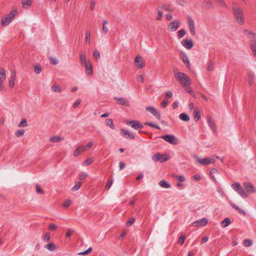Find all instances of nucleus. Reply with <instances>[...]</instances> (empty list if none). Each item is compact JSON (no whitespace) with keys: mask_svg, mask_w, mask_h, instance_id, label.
Returning a JSON list of instances; mask_svg holds the SVG:
<instances>
[{"mask_svg":"<svg viewBox=\"0 0 256 256\" xmlns=\"http://www.w3.org/2000/svg\"><path fill=\"white\" fill-rule=\"evenodd\" d=\"M174 76L183 87H188L190 85L192 82L188 76L184 73L181 72H176L174 70Z\"/></svg>","mask_w":256,"mask_h":256,"instance_id":"nucleus-1","label":"nucleus"},{"mask_svg":"<svg viewBox=\"0 0 256 256\" xmlns=\"http://www.w3.org/2000/svg\"><path fill=\"white\" fill-rule=\"evenodd\" d=\"M234 14L236 22L242 25L244 23V14L242 8L234 6L232 8Z\"/></svg>","mask_w":256,"mask_h":256,"instance_id":"nucleus-2","label":"nucleus"},{"mask_svg":"<svg viewBox=\"0 0 256 256\" xmlns=\"http://www.w3.org/2000/svg\"><path fill=\"white\" fill-rule=\"evenodd\" d=\"M194 158L201 165L206 166L209 164H214L216 162V158H218V157L212 156H211L202 158L195 156Z\"/></svg>","mask_w":256,"mask_h":256,"instance_id":"nucleus-3","label":"nucleus"},{"mask_svg":"<svg viewBox=\"0 0 256 256\" xmlns=\"http://www.w3.org/2000/svg\"><path fill=\"white\" fill-rule=\"evenodd\" d=\"M232 188L242 198H246L248 197V194L244 190L243 188L239 182H235L231 185Z\"/></svg>","mask_w":256,"mask_h":256,"instance_id":"nucleus-4","label":"nucleus"},{"mask_svg":"<svg viewBox=\"0 0 256 256\" xmlns=\"http://www.w3.org/2000/svg\"><path fill=\"white\" fill-rule=\"evenodd\" d=\"M16 13V10H12L8 15L2 18L1 20L2 25L3 26L8 25L14 18Z\"/></svg>","mask_w":256,"mask_h":256,"instance_id":"nucleus-5","label":"nucleus"},{"mask_svg":"<svg viewBox=\"0 0 256 256\" xmlns=\"http://www.w3.org/2000/svg\"><path fill=\"white\" fill-rule=\"evenodd\" d=\"M161 138L172 144L176 145L178 144V139L174 135L166 134L161 136Z\"/></svg>","mask_w":256,"mask_h":256,"instance_id":"nucleus-6","label":"nucleus"},{"mask_svg":"<svg viewBox=\"0 0 256 256\" xmlns=\"http://www.w3.org/2000/svg\"><path fill=\"white\" fill-rule=\"evenodd\" d=\"M126 124L131 126L134 129L138 130L143 128V125L138 120H131L126 122Z\"/></svg>","mask_w":256,"mask_h":256,"instance_id":"nucleus-7","label":"nucleus"},{"mask_svg":"<svg viewBox=\"0 0 256 256\" xmlns=\"http://www.w3.org/2000/svg\"><path fill=\"white\" fill-rule=\"evenodd\" d=\"M136 66L138 69L142 68L144 66V58L140 56H138L134 59Z\"/></svg>","mask_w":256,"mask_h":256,"instance_id":"nucleus-8","label":"nucleus"},{"mask_svg":"<svg viewBox=\"0 0 256 256\" xmlns=\"http://www.w3.org/2000/svg\"><path fill=\"white\" fill-rule=\"evenodd\" d=\"M146 110L150 112L158 120L160 119V114L156 110L154 107L152 106H147L146 108Z\"/></svg>","mask_w":256,"mask_h":256,"instance_id":"nucleus-9","label":"nucleus"},{"mask_svg":"<svg viewBox=\"0 0 256 256\" xmlns=\"http://www.w3.org/2000/svg\"><path fill=\"white\" fill-rule=\"evenodd\" d=\"M82 66L85 68L86 72L88 75L90 76H92V63L90 60H88V62L85 63V64H82Z\"/></svg>","mask_w":256,"mask_h":256,"instance_id":"nucleus-10","label":"nucleus"},{"mask_svg":"<svg viewBox=\"0 0 256 256\" xmlns=\"http://www.w3.org/2000/svg\"><path fill=\"white\" fill-rule=\"evenodd\" d=\"M208 220L206 218H204L193 222L192 225L195 227L203 226L207 224Z\"/></svg>","mask_w":256,"mask_h":256,"instance_id":"nucleus-11","label":"nucleus"},{"mask_svg":"<svg viewBox=\"0 0 256 256\" xmlns=\"http://www.w3.org/2000/svg\"><path fill=\"white\" fill-rule=\"evenodd\" d=\"M188 24L190 34L192 36H194L196 34V30L194 20L192 18H188Z\"/></svg>","mask_w":256,"mask_h":256,"instance_id":"nucleus-12","label":"nucleus"},{"mask_svg":"<svg viewBox=\"0 0 256 256\" xmlns=\"http://www.w3.org/2000/svg\"><path fill=\"white\" fill-rule=\"evenodd\" d=\"M6 78V76L4 70L2 68H0V90H2L4 89L3 84L4 81Z\"/></svg>","mask_w":256,"mask_h":256,"instance_id":"nucleus-13","label":"nucleus"},{"mask_svg":"<svg viewBox=\"0 0 256 256\" xmlns=\"http://www.w3.org/2000/svg\"><path fill=\"white\" fill-rule=\"evenodd\" d=\"M246 192L248 193L252 194L256 192V190L254 187L253 185L250 182H244L243 184Z\"/></svg>","mask_w":256,"mask_h":256,"instance_id":"nucleus-14","label":"nucleus"},{"mask_svg":"<svg viewBox=\"0 0 256 256\" xmlns=\"http://www.w3.org/2000/svg\"><path fill=\"white\" fill-rule=\"evenodd\" d=\"M180 26V22L177 20H174L169 24L168 28L172 32H175L178 30Z\"/></svg>","mask_w":256,"mask_h":256,"instance_id":"nucleus-15","label":"nucleus"},{"mask_svg":"<svg viewBox=\"0 0 256 256\" xmlns=\"http://www.w3.org/2000/svg\"><path fill=\"white\" fill-rule=\"evenodd\" d=\"M182 44L186 48L190 50L194 46L193 42L191 40L185 39L182 42Z\"/></svg>","mask_w":256,"mask_h":256,"instance_id":"nucleus-16","label":"nucleus"},{"mask_svg":"<svg viewBox=\"0 0 256 256\" xmlns=\"http://www.w3.org/2000/svg\"><path fill=\"white\" fill-rule=\"evenodd\" d=\"M121 134L126 138L134 139V136L133 134L129 132L125 129L122 128L120 130Z\"/></svg>","mask_w":256,"mask_h":256,"instance_id":"nucleus-17","label":"nucleus"},{"mask_svg":"<svg viewBox=\"0 0 256 256\" xmlns=\"http://www.w3.org/2000/svg\"><path fill=\"white\" fill-rule=\"evenodd\" d=\"M244 33L246 34L248 36V38L251 40L250 43L253 42V43L256 44V34H254L248 30H245Z\"/></svg>","mask_w":256,"mask_h":256,"instance_id":"nucleus-18","label":"nucleus"},{"mask_svg":"<svg viewBox=\"0 0 256 256\" xmlns=\"http://www.w3.org/2000/svg\"><path fill=\"white\" fill-rule=\"evenodd\" d=\"M207 120L209 126L212 129L214 133L216 132V126L212 120V118L210 116H207Z\"/></svg>","mask_w":256,"mask_h":256,"instance_id":"nucleus-19","label":"nucleus"},{"mask_svg":"<svg viewBox=\"0 0 256 256\" xmlns=\"http://www.w3.org/2000/svg\"><path fill=\"white\" fill-rule=\"evenodd\" d=\"M114 98L118 101V104L120 105L126 106H129L128 101L126 98L122 97H115Z\"/></svg>","mask_w":256,"mask_h":256,"instance_id":"nucleus-20","label":"nucleus"},{"mask_svg":"<svg viewBox=\"0 0 256 256\" xmlns=\"http://www.w3.org/2000/svg\"><path fill=\"white\" fill-rule=\"evenodd\" d=\"M16 76V72L14 70H12L11 72V76L9 80V86L11 88H13L14 86Z\"/></svg>","mask_w":256,"mask_h":256,"instance_id":"nucleus-21","label":"nucleus"},{"mask_svg":"<svg viewBox=\"0 0 256 256\" xmlns=\"http://www.w3.org/2000/svg\"><path fill=\"white\" fill-rule=\"evenodd\" d=\"M44 247L50 252H54L58 248V247L52 242L46 244Z\"/></svg>","mask_w":256,"mask_h":256,"instance_id":"nucleus-22","label":"nucleus"},{"mask_svg":"<svg viewBox=\"0 0 256 256\" xmlns=\"http://www.w3.org/2000/svg\"><path fill=\"white\" fill-rule=\"evenodd\" d=\"M84 151V148L82 146H78L76 150H74L73 156L76 157L80 155L82 152Z\"/></svg>","mask_w":256,"mask_h":256,"instance_id":"nucleus-23","label":"nucleus"},{"mask_svg":"<svg viewBox=\"0 0 256 256\" xmlns=\"http://www.w3.org/2000/svg\"><path fill=\"white\" fill-rule=\"evenodd\" d=\"M158 185L162 188H169L171 187V185L166 181L164 180H161L159 183Z\"/></svg>","mask_w":256,"mask_h":256,"instance_id":"nucleus-24","label":"nucleus"},{"mask_svg":"<svg viewBox=\"0 0 256 256\" xmlns=\"http://www.w3.org/2000/svg\"><path fill=\"white\" fill-rule=\"evenodd\" d=\"M218 171L216 169V168H212L210 170V176L212 178L214 181L215 182H216L215 176L218 175Z\"/></svg>","mask_w":256,"mask_h":256,"instance_id":"nucleus-25","label":"nucleus"},{"mask_svg":"<svg viewBox=\"0 0 256 256\" xmlns=\"http://www.w3.org/2000/svg\"><path fill=\"white\" fill-rule=\"evenodd\" d=\"M80 58L81 65L82 64H85V63L88 62V61L86 60V54L84 52H80Z\"/></svg>","mask_w":256,"mask_h":256,"instance_id":"nucleus-26","label":"nucleus"},{"mask_svg":"<svg viewBox=\"0 0 256 256\" xmlns=\"http://www.w3.org/2000/svg\"><path fill=\"white\" fill-rule=\"evenodd\" d=\"M179 118L182 120H183L184 122H188L190 120V116L188 114H187L186 113H182L179 116Z\"/></svg>","mask_w":256,"mask_h":256,"instance_id":"nucleus-27","label":"nucleus"},{"mask_svg":"<svg viewBox=\"0 0 256 256\" xmlns=\"http://www.w3.org/2000/svg\"><path fill=\"white\" fill-rule=\"evenodd\" d=\"M194 118L196 121H198L199 118H200V114L199 111V110L198 108H194Z\"/></svg>","mask_w":256,"mask_h":256,"instance_id":"nucleus-28","label":"nucleus"},{"mask_svg":"<svg viewBox=\"0 0 256 256\" xmlns=\"http://www.w3.org/2000/svg\"><path fill=\"white\" fill-rule=\"evenodd\" d=\"M204 6L206 8H214L213 4L212 1L208 0L203 2Z\"/></svg>","mask_w":256,"mask_h":256,"instance_id":"nucleus-29","label":"nucleus"},{"mask_svg":"<svg viewBox=\"0 0 256 256\" xmlns=\"http://www.w3.org/2000/svg\"><path fill=\"white\" fill-rule=\"evenodd\" d=\"M52 90L56 92H62V88L59 85L54 84L52 86Z\"/></svg>","mask_w":256,"mask_h":256,"instance_id":"nucleus-30","label":"nucleus"},{"mask_svg":"<svg viewBox=\"0 0 256 256\" xmlns=\"http://www.w3.org/2000/svg\"><path fill=\"white\" fill-rule=\"evenodd\" d=\"M182 62L186 64V66L188 68H189L190 66V62L189 59L187 56L185 54H183L182 56Z\"/></svg>","mask_w":256,"mask_h":256,"instance_id":"nucleus-31","label":"nucleus"},{"mask_svg":"<svg viewBox=\"0 0 256 256\" xmlns=\"http://www.w3.org/2000/svg\"><path fill=\"white\" fill-rule=\"evenodd\" d=\"M106 124L109 126L112 129H114V126L112 119H106L105 121Z\"/></svg>","mask_w":256,"mask_h":256,"instance_id":"nucleus-32","label":"nucleus"},{"mask_svg":"<svg viewBox=\"0 0 256 256\" xmlns=\"http://www.w3.org/2000/svg\"><path fill=\"white\" fill-rule=\"evenodd\" d=\"M231 222L229 218H226L224 220H222L221 222V224L222 226L224 228H226L227 226H228L230 224Z\"/></svg>","mask_w":256,"mask_h":256,"instance_id":"nucleus-33","label":"nucleus"},{"mask_svg":"<svg viewBox=\"0 0 256 256\" xmlns=\"http://www.w3.org/2000/svg\"><path fill=\"white\" fill-rule=\"evenodd\" d=\"M62 138L59 136H54L50 138V141L52 142H57L62 140Z\"/></svg>","mask_w":256,"mask_h":256,"instance_id":"nucleus-34","label":"nucleus"},{"mask_svg":"<svg viewBox=\"0 0 256 256\" xmlns=\"http://www.w3.org/2000/svg\"><path fill=\"white\" fill-rule=\"evenodd\" d=\"M254 79V75L252 73H250L248 74V84L250 86H252L253 84Z\"/></svg>","mask_w":256,"mask_h":256,"instance_id":"nucleus-35","label":"nucleus"},{"mask_svg":"<svg viewBox=\"0 0 256 256\" xmlns=\"http://www.w3.org/2000/svg\"><path fill=\"white\" fill-rule=\"evenodd\" d=\"M32 4V1L30 0H26L22 2V5L23 7L27 8L28 6Z\"/></svg>","mask_w":256,"mask_h":256,"instance_id":"nucleus-36","label":"nucleus"},{"mask_svg":"<svg viewBox=\"0 0 256 256\" xmlns=\"http://www.w3.org/2000/svg\"><path fill=\"white\" fill-rule=\"evenodd\" d=\"M186 34L184 29H180L178 32V38L180 39L182 38Z\"/></svg>","mask_w":256,"mask_h":256,"instance_id":"nucleus-37","label":"nucleus"},{"mask_svg":"<svg viewBox=\"0 0 256 256\" xmlns=\"http://www.w3.org/2000/svg\"><path fill=\"white\" fill-rule=\"evenodd\" d=\"M250 48L252 49L254 56L256 58V44L252 42L250 44Z\"/></svg>","mask_w":256,"mask_h":256,"instance_id":"nucleus-38","label":"nucleus"},{"mask_svg":"<svg viewBox=\"0 0 256 256\" xmlns=\"http://www.w3.org/2000/svg\"><path fill=\"white\" fill-rule=\"evenodd\" d=\"M108 21L106 20H103V24H102V30L104 31V33L106 34L108 32V28L106 26V24H108Z\"/></svg>","mask_w":256,"mask_h":256,"instance_id":"nucleus-39","label":"nucleus"},{"mask_svg":"<svg viewBox=\"0 0 256 256\" xmlns=\"http://www.w3.org/2000/svg\"><path fill=\"white\" fill-rule=\"evenodd\" d=\"M162 157V154H160V153H157L152 156V159L154 162H158V160H160V158Z\"/></svg>","mask_w":256,"mask_h":256,"instance_id":"nucleus-40","label":"nucleus"},{"mask_svg":"<svg viewBox=\"0 0 256 256\" xmlns=\"http://www.w3.org/2000/svg\"><path fill=\"white\" fill-rule=\"evenodd\" d=\"M161 10H164L168 12H172L174 10L169 5H164L162 6H160Z\"/></svg>","mask_w":256,"mask_h":256,"instance_id":"nucleus-41","label":"nucleus"},{"mask_svg":"<svg viewBox=\"0 0 256 256\" xmlns=\"http://www.w3.org/2000/svg\"><path fill=\"white\" fill-rule=\"evenodd\" d=\"M82 182H78L76 183L74 186L72 188V190L74 192L78 190L81 186Z\"/></svg>","mask_w":256,"mask_h":256,"instance_id":"nucleus-42","label":"nucleus"},{"mask_svg":"<svg viewBox=\"0 0 256 256\" xmlns=\"http://www.w3.org/2000/svg\"><path fill=\"white\" fill-rule=\"evenodd\" d=\"M88 176V174L86 172H82L80 173L78 176V179L80 180H84L86 177Z\"/></svg>","mask_w":256,"mask_h":256,"instance_id":"nucleus-43","label":"nucleus"},{"mask_svg":"<svg viewBox=\"0 0 256 256\" xmlns=\"http://www.w3.org/2000/svg\"><path fill=\"white\" fill-rule=\"evenodd\" d=\"M157 10L158 14L157 20H160L162 19L163 14L162 12L161 11L160 7H158Z\"/></svg>","mask_w":256,"mask_h":256,"instance_id":"nucleus-44","label":"nucleus"},{"mask_svg":"<svg viewBox=\"0 0 256 256\" xmlns=\"http://www.w3.org/2000/svg\"><path fill=\"white\" fill-rule=\"evenodd\" d=\"M24 134V130H19L15 132V134L17 137H20L22 136Z\"/></svg>","mask_w":256,"mask_h":256,"instance_id":"nucleus-45","label":"nucleus"},{"mask_svg":"<svg viewBox=\"0 0 256 256\" xmlns=\"http://www.w3.org/2000/svg\"><path fill=\"white\" fill-rule=\"evenodd\" d=\"M28 126L27 122L26 119H22L21 122L18 124V126L19 128L21 127H26Z\"/></svg>","mask_w":256,"mask_h":256,"instance_id":"nucleus-46","label":"nucleus"},{"mask_svg":"<svg viewBox=\"0 0 256 256\" xmlns=\"http://www.w3.org/2000/svg\"><path fill=\"white\" fill-rule=\"evenodd\" d=\"M252 242L250 240L246 239L244 240V246L248 247L252 245Z\"/></svg>","mask_w":256,"mask_h":256,"instance_id":"nucleus-47","label":"nucleus"},{"mask_svg":"<svg viewBox=\"0 0 256 256\" xmlns=\"http://www.w3.org/2000/svg\"><path fill=\"white\" fill-rule=\"evenodd\" d=\"M50 238V233L46 232L44 234V236L43 238V240L45 242H48Z\"/></svg>","mask_w":256,"mask_h":256,"instance_id":"nucleus-48","label":"nucleus"},{"mask_svg":"<svg viewBox=\"0 0 256 256\" xmlns=\"http://www.w3.org/2000/svg\"><path fill=\"white\" fill-rule=\"evenodd\" d=\"M135 220L136 219L134 218H130L126 223V226H132Z\"/></svg>","mask_w":256,"mask_h":256,"instance_id":"nucleus-49","label":"nucleus"},{"mask_svg":"<svg viewBox=\"0 0 256 256\" xmlns=\"http://www.w3.org/2000/svg\"><path fill=\"white\" fill-rule=\"evenodd\" d=\"M231 206L234 209L238 210V212L240 213V214H245V212H244V211L242 210H241L240 208L238 206H237L236 204H231Z\"/></svg>","mask_w":256,"mask_h":256,"instance_id":"nucleus-50","label":"nucleus"},{"mask_svg":"<svg viewBox=\"0 0 256 256\" xmlns=\"http://www.w3.org/2000/svg\"><path fill=\"white\" fill-rule=\"evenodd\" d=\"M58 228V226L54 224H50L48 226V229L50 230L54 231Z\"/></svg>","mask_w":256,"mask_h":256,"instance_id":"nucleus-51","label":"nucleus"},{"mask_svg":"<svg viewBox=\"0 0 256 256\" xmlns=\"http://www.w3.org/2000/svg\"><path fill=\"white\" fill-rule=\"evenodd\" d=\"M93 56H94V57L96 60H98L100 58V54L99 51L97 50H95L94 52Z\"/></svg>","mask_w":256,"mask_h":256,"instance_id":"nucleus-52","label":"nucleus"},{"mask_svg":"<svg viewBox=\"0 0 256 256\" xmlns=\"http://www.w3.org/2000/svg\"><path fill=\"white\" fill-rule=\"evenodd\" d=\"M36 192L38 194H42L44 193V190L38 184L36 185Z\"/></svg>","mask_w":256,"mask_h":256,"instance_id":"nucleus-53","label":"nucleus"},{"mask_svg":"<svg viewBox=\"0 0 256 256\" xmlns=\"http://www.w3.org/2000/svg\"><path fill=\"white\" fill-rule=\"evenodd\" d=\"M147 126H152V127H153V128H154L156 129H158V130H160V127L158 126H157L156 124H154L152 122H146V124H145Z\"/></svg>","mask_w":256,"mask_h":256,"instance_id":"nucleus-54","label":"nucleus"},{"mask_svg":"<svg viewBox=\"0 0 256 256\" xmlns=\"http://www.w3.org/2000/svg\"><path fill=\"white\" fill-rule=\"evenodd\" d=\"M90 33L89 31H88L86 34V41L88 44L90 42Z\"/></svg>","mask_w":256,"mask_h":256,"instance_id":"nucleus-55","label":"nucleus"},{"mask_svg":"<svg viewBox=\"0 0 256 256\" xmlns=\"http://www.w3.org/2000/svg\"><path fill=\"white\" fill-rule=\"evenodd\" d=\"M185 240V236H181L178 240V243L182 245L184 242Z\"/></svg>","mask_w":256,"mask_h":256,"instance_id":"nucleus-56","label":"nucleus"},{"mask_svg":"<svg viewBox=\"0 0 256 256\" xmlns=\"http://www.w3.org/2000/svg\"><path fill=\"white\" fill-rule=\"evenodd\" d=\"M42 69L40 66H36L34 68V72L35 73L38 74L41 72Z\"/></svg>","mask_w":256,"mask_h":256,"instance_id":"nucleus-57","label":"nucleus"},{"mask_svg":"<svg viewBox=\"0 0 256 256\" xmlns=\"http://www.w3.org/2000/svg\"><path fill=\"white\" fill-rule=\"evenodd\" d=\"M50 63L54 65H56L58 64V60L56 58L50 57Z\"/></svg>","mask_w":256,"mask_h":256,"instance_id":"nucleus-58","label":"nucleus"},{"mask_svg":"<svg viewBox=\"0 0 256 256\" xmlns=\"http://www.w3.org/2000/svg\"><path fill=\"white\" fill-rule=\"evenodd\" d=\"M220 6L226 7V4L224 0H215Z\"/></svg>","mask_w":256,"mask_h":256,"instance_id":"nucleus-59","label":"nucleus"},{"mask_svg":"<svg viewBox=\"0 0 256 256\" xmlns=\"http://www.w3.org/2000/svg\"><path fill=\"white\" fill-rule=\"evenodd\" d=\"M162 157L160 158V162H164L167 161L168 160V156L166 154H162Z\"/></svg>","mask_w":256,"mask_h":256,"instance_id":"nucleus-60","label":"nucleus"},{"mask_svg":"<svg viewBox=\"0 0 256 256\" xmlns=\"http://www.w3.org/2000/svg\"><path fill=\"white\" fill-rule=\"evenodd\" d=\"M92 162V160L91 158H88L83 162L82 164L84 166H87L89 165Z\"/></svg>","mask_w":256,"mask_h":256,"instance_id":"nucleus-61","label":"nucleus"},{"mask_svg":"<svg viewBox=\"0 0 256 256\" xmlns=\"http://www.w3.org/2000/svg\"><path fill=\"white\" fill-rule=\"evenodd\" d=\"M214 68V63L212 62H210L207 67V70L208 71L212 70Z\"/></svg>","mask_w":256,"mask_h":256,"instance_id":"nucleus-62","label":"nucleus"},{"mask_svg":"<svg viewBox=\"0 0 256 256\" xmlns=\"http://www.w3.org/2000/svg\"><path fill=\"white\" fill-rule=\"evenodd\" d=\"M71 204V201L70 200H66L62 204V206L65 208H68L70 206Z\"/></svg>","mask_w":256,"mask_h":256,"instance_id":"nucleus-63","label":"nucleus"},{"mask_svg":"<svg viewBox=\"0 0 256 256\" xmlns=\"http://www.w3.org/2000/svg\"><path fill=\"white\" fill-rule=\"evenodd\" d=\"M80 102H81V100L80 98L77 99L76 100V102H74V104L73 107L74 108H77L79 106V104H80Z\"/></svg>","mask_w":256,"mask_h":256,"instance_id":"nucleus-64","label":"nucleus"}]
</instances>
